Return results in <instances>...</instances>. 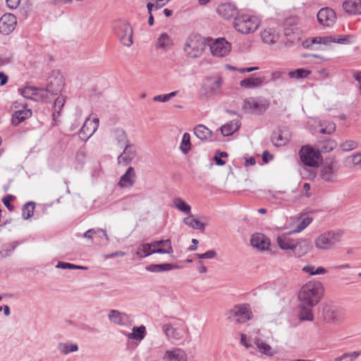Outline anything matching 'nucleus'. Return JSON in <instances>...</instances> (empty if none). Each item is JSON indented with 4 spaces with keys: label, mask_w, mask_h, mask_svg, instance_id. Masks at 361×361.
Wrapping results in <instances>:
<instances>
[{
    "label": "nucleus",
    "mask_w": 361,
    "mask_h": 361,
    "mask_svg": "<svg viewBox=\"0 0 361 361\" xmlns=\"http://www.w3.org/2000/svg\"><path fill=\"white\" fill-rule=\"evenodd\" d=\"M240 343L243 345H244L247 348H248L251 346L250 343L247 341V336L245 334L241 335Z\"/></svg>",
    "instance_id": "61"
},
{
    "label": "nucleus",
    "mask_w": 361,
    "mask_h": 361,
    "mask_svg": "<svg viewBox=\"0 0 361 361\" xmlns=\"http://www.w3.org/2000/svg\"><path fill=\"white\" fill-rule=\"evenodd\" d=\"M163 356L165 361H188L185 350L180 348L175 347L167 350Z\"/></svg>",
    "instance_id": "20"
},
{
    "label": "nucleus",
    "mask_w": 361,
    "mask_h": 361,
    "mask_svg": "<svg viewBox=\"0 0 361 361\" xmlns=\"http://www.w3.org/2000/svg\"><path fill=\"white\" fill-rule=\"evenodd\" d=\"M35 206V204L32 202H30L24 204L22 213L23 217L25 219H28L33 215Z\"/></svg>",
    "instance_id": "50"
},
{
    "label": "nucleus",
    "mask_w": 361,
    "mask_h": 361,
    "mask_svg": "<svg viewBox=\"0 0 361 361\" xmlns=\"http://www.w3.org/2000/svg\"><path fill=\"white\" fill-rule=\"evenodd\" d=\"M156 252H164V251L152 249L150 243H142L138 247L135 254L138 257L144 258Z\"/></svg>",
    "instance_id": "32"
},
{
    "label": "nucleus",
    "mask_w": 361,
    "mask_h": 361,
    "mask_svg": "<svg viewBox=\"0 0 361 361\" xmlns=\"http://www.w3.org/2000/svg\"><path fill=\"white\" fill-rule=\"evenodd\" d=\"M216 12L226 20L235 18L238 16V10L235 5L231 3H224L216 7Z\"/></svg>",
    "instance_id": "18"
},
{
    "label": "nucleus",
    "mask_w": 361,
    "mask_h": 361,
    "mask_svg": "<svg viewBox=\"0 0 361 361\" xmlns=\"http://www.w3.org/2000/svg\"><path fill=\"white\" fill-rule=\"evenodd\" d=\"M271 139L274 145L277 147L283 146L289 141V138L288 137L283 136L280 133H274L272 135Z\"/></svg>",
    "instance_id": "51"
},
{
    "label": "nucleus",
    "mask_w": 361,
    "mask_h": 361,
    "mask_svg": "<svg viewBox=\"0 0 361 361\" xmlns=\"http://www.w3.org/2000/svg\"><path fill=\"white\" fill-rule=\"evenodd\" d=\"M353 38V35H344L339 37H335L334 43H338L342 44H349L350 43V39Z\"/></svg>",
    "instance_id": "56"
},
{
    "label": "nucleus",
    "mask_w": 361,
    "mask_h": 361,
    "mask_svg": "<svg viewBox=\"0 0 361 361\" xmlns=\"http://www.w3.org/2000/svg\"><path fill=\"white\" fill-rule=\"evenodd\" d=\"M178 94V91H174V92H171L169 94L157 95V96L154 97L153 100L154 102H166L169 99L177 96Z\"/></svg>",
    "instance_id": "52"
},
{
    "label": "nucleus",
    "mask_w": 361,
    "mask_h": 361,
    "mask_svg": "<svg viewBox=\"0 0 361 361\" xmlns=\"http://www.w3.org/2000/svg\"><path fill=\"white\" fill-rule=\"evenodd\" d=\"M324 293V287L321 282L311 281L306 283L300 288L298 298L300 303L309 307L317 305Z\"/></svg>",
    "instance_id": "1"
},
{
    "label": "nucleus",
    "mask_w": 361,
    "mask_h": 361,
    "mask_svg": "<svg viewBox=\"0 0 361 361\" xmlns=\"http://www.w3.org/2000/svg\"><path fill=\"white\" fill-rule=\"evenodd\" d=\"M195 136L202 141L211 140L212 132L205 126L200 124L194 128Z\"/></svg>",
    "instance_id": "31"
},
{
    "label": "nucleus",
    "mask_w": 361,
    "mask_h": 361,
    "mask_svg": "<svg viewBox=\"0 0 361 361\" xmlns=\"http://www.w3.org/2000/svg\"><path fill=\"white\" fill-rule=\"evenodd\" d=\"M339 147L343 152H350L357 149L358 147V143L355 140H347L342 142Z\"/></svg>",
    "instance_id": "49"
},
{
    "label": "nucleus",
    "mask_w": 361,
    "mask_h": 361,
    "mask_svg": "<svg viewBox=\"0 0 361 361\" xmlns=\"http://www.w3.org/2000/svg\"><path fill=\"white\" fill-rule=\"evenodd\" d=\"M302 271L305 273H309L310 275H315L314 267L312 265L305 266L302 268Z\"/></svg>",
    "instance_id": "62"
},
{
    "label": "nucleus",
    "mask_w": 361,
    "mask_h": 361,
    "mask_svg": "<svg viewBox=\"0 0 361 361\" xmlns=\"http://www.w3.org/2000/svg\"><path fill=\"white\" fill-rule=\"evenodd\" d=\"M56 268L59 269H79L78 265H75L73 264L68 263V262H59L56 266Z\"/></svg>",
    "instance_id": "55"
},
{
    "label": "nucleus",
    "mask_w": 361,
    "mask_h": 361,
    "mask_svg": "<svg viewBox=\"0 0 361 361\" xmlns=\"http://www.w3.org/2000/svg\"><path fill=\"white\" fill-rule=\"evenodd\" d=\"M311 71L305 68H298L294 71H289L288 75L295 80L303 79L307 78Z\"/></svg>",
    "instance_id": "45"
},
{
    "label": "nucleus",
    "mask_w": 361,
    "mask_h": 361,
    "mask_svg": "<svg viewBox=\"0 0 361 361\" xmlns=\"http://www.w3.org/2000/svg\"><path fill=\"white\" fill-rule=\"evenodd\" d=\"M181 152L186 154L191 149L190 135L188 133H185L183 135L181 143L180 145Z\"/></svg>",
    "instance_id": "48"
},
{
    "label": "nucleus",
    "mask_w": 361,
    "mask_h": 361,
    "mask_svg": "<svg viewBox=\"0 0 361 361\" xmlns=\"http://www.w3.org/2000/svg\"><path fill=\"white\" fill-rule=\"evenodd\" d=\"M312 221V218L310 216L304 217L296 227L289 232V234L298 233L306 228Z\"/></svg>",
    "instance_id": "47"
},
{
    "label": "nucleus",
    "mask_w": 361,
    "mask_h": 361,
    "mask_svg": "<svg viewBox=\"0 0 361 361\" xmlns=\"http://www.w3.org/2000/svg\"><path fill=\"white\" fill-rule=\"evenodd\" d=\"M14 197L11 195H8L3 199V202L5 207L9 210L12 211L13 209V207L11 204V201L13 200Z\"/></svg>",
    "instance_id": "57"
},
{
    "label": "nucleus",
    "mask_w": 361,
    "mask_h": 361,
    "mask_svg": "<svg viewBox=\"0 0 361 361\" xmlns=\"http://www.w3.org/2000/svg\"><path fill=\"white\" fill-rule=\"evenodd\" d=\"M325 128L328 130V135H331L336 130V124L334 123H329Z\"/></svg>",
    "instance_id": "63"
},
{
    "label": "nucleus",
    "mask_w": 361,
    "mask_h": 361,
    "mask_svg": "<svg viewBox=\"0 0 361 361\" xmlns=\"http://www.w3.org/2000/svg\"><path fill=\"white\" fill-rule=\"evenodd\" d=\"M240 126V124L238 121L233 120L222 126L220 128V130L224 136H229L238 130Z\"/></svg>",
    "instance_id": "34"
},
{
    "label": "nucleus",
    "mask_w": 361,
    "mask_h": 361,
    "mask_svg": "<svg viewBox=\"0 0 361 361\" xmlns=\"http://www.w3.org/2000/svg\"><path fill=\"white\" fill-rule=\"evenodd\" d=\"M23 97L36 102H47L50 98V93L47 89H39L34 87H25L21 90Z\"/></svg>",
    "instance_id": "9"
},
{
    "label": "nucleus",
    "mask_w": 361,
    "mask_h": 361,
    "mask_svg": "<svg viewBox=\"0 0 361 361\" xmlns=\"http://www.w3.org/2000/svg\"><path fill=\"white\" fill-rule=\"evenodd\" d=\"M150 245L152 249L164 251V252H158L159 254H172L173 252L171 242L169 239L156 240L150 243Z\"/></svg>",
    "instance_id": "26"
},
{
    "label": "nucleus",
    "mask_w": 361,
    "mask_h": 361,
    "mask_svg": "<svg viewBox=\"0 0 361 361\" xmlns=\"http://www.w3.org/2000/svg\"><path fill=\"white\" fill-rule=\"evenodd\" d=\"M269 102L261 97H249L243 101V109L250 114H262L269 107Z\"/></svg>",
    "instance_id": "7"
},
{
    "label": "nucleus",
    "mask_w": 361,
    "mask_h": 361,
    "mask_svg": "<svg viewBox=\"0 0 361 361\" xmlns=\"http://www.w3.org/2000/svg\"><path fill=\"white\" fill-rule=\"evenodd\" d=\"M135 172L133 167L130 166L126 172L121 177L118 185L121 187L132 186L135 183Z\"/></svg>",
    "instance_id": "28"
},
{
    "label": "nucleus",
    "mask_w": 361,
    "mask_h": 361,
    "mask_svg": "<svg viewBox=\"0 0 361 361\" xmlns=\"http://www.w3.org/2000/svg\"><path fill=\"white\" fill-rule=\"evenodd\" d=\"M343 9L350 14L361 13V4L360 0H347L343 4Z\"/></svg>",
    "instance_id": "35"
},
{
    "label": "nucleus",
    "mask_w": 361,
    "mask_h": 361,
    "mask_svg": "<svg viewBox=\"0 0 361 361\" xmlns=\"http://www.w3.org/2000/svg\"><path fill=\"white\" fill-rule=\"evenodd\" d=\"M162 330L167 339L173 341L182 340L189 333L187 325L180 319L163 324Z\"/></svg>",
    "instance_id": "3"
},
{
    "label": "nucleus",
    "mask_w": 361,
    "mask_h": 361,
    "mask_svg": "<svg viewBox=\"0 0 361 361\" xmlns=\"http://www.w3.org/2000/svg\"><path fill=\"white\" fill-rule=\"evenodd\" d=\"M111 137L118 145L123 146L130 143L126 131L121 128L113 130Z\"/></svg>",
    "instance_id": "37"
},
{
    "label": "nucleus",
    "mask_w": 361,
    "mask_h": 361,
    "mask_svg": "<svg viewBox=\"0 0 361 361\" xmlns=\"http://www.w3.org/2000/svg\"><path fill=\"white\" fill-rule=\"evenodd\" d=\"M336 171L334 169L333 162L324 165L321 168L320 177L326 182H334L336 178Z\"/></svg>",
    "instance_id": "24"
},
{
    "label": "nucleus",
    "mask_w": 361,
    "mask_h": 361,
    "mask_svg": "<svg viewBox=\"0 0 361 361\" xmlns=\"http://www.w3.org/2000/svg\"><path fill=\"white\" fill-rule=\"evenodd\" d=\"M337 143L334 140H319L317 145V151L322 153H327L336 148Z\"/></svg>",
    "instance_id": "33"
},
{
    "label": "nucleus",
    "mask_w": 361,
    "mask_h": 361,
    "mask_svg": "<svg viewBox=\"0 0 361 361\" xmlns=\"http://www.w3.org/2000/svg\"><path fill=\"white\" fill-rule=\"evenodd\" d=\"M99 233H102L104 238H105L106 243L109 242V238L106 233V231L103 230L102 228H91L87 230L86 232L84 233L83 237L90 240H92L94 235H97Z\"/></svg>",
    "instance_id": "46"
},
{
    "label": "nucleus",
    "mask_w": 361,
    "mask_h": 361,
    "mask_svg": "<svg viewBox=\"0 0 361 361\" xmlns=\"http://www.w3.org/2000/svg\"><path fill=\"white\" fill-rule=\"evenodd\" d=\"M261 37L264 43L271 44L278 39V35L271 29H266L261 32Z\"/></svg>",
    "instance_id": "42"
},
{
    "label": "nucleus",
    "mask_w": 361,
    "mask_h": 361,
    "mask_svg": "<svg viewBox=\"0 0 361 361\" xmlns=\"http://www.w3.org/2000/svg\"><path fill=\"white\" fill-rule=\"evenodd\" d=\"M342 231H329L319 235L314 241L315 247L320 250H331L341 242Z\"/></svg>",
    "instance_id": "2"
},
{
    "label": "nucleus",
    "mask_w": 361,
    "mask_h": 361,
    "mask_svg": "<svg viewBox=\"0 0 361 361\" xmlns=\"http://www.w3.org/2000/svg\"><path fill=\"white\" fill-rule=\"evenodd\" d=\"M108 318L111 322L119 325L126 326L129 322V316L125 313L119 312L116 310H111L109 311Z\"/></svg>",
    "instance_id": "23"
},
{
    "label": "nucleus",
    "mask_w": 361,
    "mask_h": 361,
    "mask_svg": "<svg viewBox=\"0 0 361 361\" xmlns=\"http://www.w3.org/2000/svg\"><path fill=\"white\" fill-rule=\"evenodd\" d=\"M66 102V97L63 95L59 96L54 101V111H53V119L56 121L59 117L61 111L64 106Z\"/></svg>",
    "instance_id": "41"
},
{
    "label": "nucleus",
    "mask_w": 361,
    "mask_h": 361,
    "mask_svg": "<svg viewBox=\"0 0 361 361\" xmlns=\"http://www.w3.org/2000/svg\"><path fill=\"white\" fill-rule=\"evenodd\" d=\"M255 343L261 353L269 357H272L277 353V350L272 348L270 345L259 338H255Z\"/></svg>",
    "instance_id": "29"
},
{
    "label": "nucleus",
    "mask_w": 361,
    "mask_h": 361,
    "mask_svg": "<svg viewBox=\"0 0 361 361\" xmlns=\"http://www.w3.org/2000/svg\"><path fill=\"white\" fill-rule=\"evenodd\" d=\"M273 156L269 153L268 151H264L262 154L263 161L267 163L269 160L272 159Z\"/></svg>",
    "instance_id": "64"
},
{
    "label": "nucleus",
    "mask_w": 361,
    "mask_h": 361,
    "mask_svg": "<svg viewBox=\"0 0 361 361\" xmlns=\"http://www.w3.org/2000/svg\"><path fill=\"white\" fill-rule=\"evenodd\" d=\"M16 25V17L12 13H6L0 18V32L8 35L15 30Z\"/></svg>",
    "instance_id": "16"
},
{
    "label": "nucleus",
    "mask_w": 361,
    "mask_h": 361,
    "mask_svg": "<svg viewBox=\"0 0 361 361\" xmlns=\"http://www.w3.org/2000/svg\"><path fill=\"white\" fill-rule=\"evenodd\" d=\"M360 354L361 353L360 351H354L352 353H345V355H348L347 356V358H349L350 361H354L360 355Z\"/></svg>",
    "instance_id": "59"
},
{
    "label": "nucleus",
    "mask_w": 361,
    "mask_h": 361,
    "mask_svg": "<svg viewBox=\"0 0 361 361\" xmlns=\"http://www.w3.org/2000/svg\"><path fill=\"white\" fill-rule=\"evenodd\" d=\"M322 317L326 323L341 324L344 321L345 315L341 310L326 307L323 310Z\"/></svg>",
    "instance_id": "14"
},
{
    "label": "nucleus",
    "mask_w": 361,
    "mask_h": 361,
    "mask_svg": "<svg viewBox=\"0 0 361 361\" xmlns=\"http://www.w3.org/2000/svg\"><path fill=\"white\" fill-rule=\"evenodd\" d=\"M260 25V20L256 17L247 14L238 16L234 20L233 27L239 32L248 34L254 32Z\"/></svg>",
    "instance_id": "4"
},
{
    "label": "nucleus",
    "mask_w": 361,
    "mask_h": 361,
    "mask_svg": "<svg viewBox=\"0 0 361 361\" xmlns=\"http://www.w3.org/2000/svg\"><path fill=\"white\" fill-rule=\"evenodd\" d=\"M264 83V76L256 77L255 75H252L250 77L242 80L240 82V86L245 89H255L262 86Z\"/></svg>",
    "instance_id": "22"
},
{
    "label": "nucleus",
    "mask_w": 361,
    "mask_h": 361,
    "mask_svg": "<svg viewBox=\"0 0 361 361\" xmlns=\"http://www.w3.org/2000/svg\"><path fill=\"white\" fill-rule=\"evenodd\" d=\"M192 216L189 215L188 217H185L183 219V223L192 228L193 229H197L201 231H204L205 229V224L196 219H191Z\"/></svg>",
    "instance_id": "43"
},
{
    "label": "nucleus",
    "mask_w": 361,
    "mask_h": 361,
    "mask_svg": "<svg viewBox=\"0 0 361 361\" xmlns=\"http://www.w3.org/2000/svg\"><path fill=\"white\" fill-rule=\"evenodd\" d=\"M135 155V146L130 143L126 144L123 152L118 157V163L121 165L127 166L133 161Z\"/></svg>",
    "instance_id": "21"
},
{
    "label": "nucleus",
    "mask_w": 361,
    "mask_h": 361,
    "mask_svg": "<svg viewBox=\"0 0 361 361\" xmlns=\"http://www.w3.org/2000/svg\"><path fill=\"white\" fill-rule=\"evenodd\" d=\"M312 307L307 306L300 303L299 306V319L301 321H312L314 319V314L312 310Z\"/></svg>",
    "instance_id": "38"
},
{
    "label": "nucleus",
    "mask_w": 361,
    "mask_h": 361,
    "mask_svg": "<svg viewBox=\"0 0 361 361\" xmlns=\"http://www.w3.org/2000/svg\"><path fill=\"white\" fill-rule=\"evenodd\" d=\"M335 41V37L332 35L322 37V44H328Z\"/></svg>",
    "instance_id": "60"
},
{
    "label": "nucleus",
    "mask_w": 361,
    "mask_h": 361,
    "mask_svg": "<svg viewBox=\"0 0 361 361\" xmlns=\"http://www.w3.org/2000/svg\"><path fill=\"white\" fill-rule=\"evenodd\" d=\"M98 126L99 118H87L78 133L80 140L87 141L96 132Z\"/></svg>",
    "instance_id": "15"
},
{
    "label": "nucleus",
    "mask_w": 361,
    "mask_h": 361,
    "mask_svg": "<svg viewBox=\"0 0 361 361\" xmlns=\"http://www.w3.org/2000/svg\"><path fill=\"white\" fill-rule=\"evenodd\" d=\"M21 0H6L7 6L11 9H16L18 7Z\"/></svg>",
    "instance_id": "58"
},
{
    "label": "nucleus",
    "mask_w": 361,
    "mask_h": 361,
    "mask_svg": "<svg viewBox=\"0 0 361 361\" xmlns=\"http://www.w3.org/2000/svg\"><path fill=\"white\" fill-rule=\"evenodd\" d=\"M300 157L302 162L308 166H317L322 159L318 151L310 146H304L300 150Z\"/></svg>",
    "instance_id": "10"
},
{
    "label": "nucleus",
    "mask_w": 361,
    "mask_h": 361,
    "mask_svg": "<svg viewBox=\"0 0 361 361\" xmlns=\"http://www.w3.org/2000/svg\"><path fill=\"white\" fill-rule=\"evenodd\" d=\"M336 16L334 10L329 8H323L317 13V20L324 27H331L336 22Z\"/></svg>",
    "instance_id": "17"
},
{
    "label": "nucleus",
    "mask_w": 361,
    "mask_h": 361,
    "mask_svg": "<svg viewBox=\"0 0 361 361\" xmlns=\"http://www.w3.org/2000/svg\"><path fill=\"white\" fill-rule=\"evenodd\" d=\"M11 108L14 111L11 118V123L15 126L31 117L32 114L31 109L26 108L24 104L20 105L18 102H13Z\"/></svg>",
    "instance_id": "11"
},
{
    "label": "nucleus",
    "mask_w": 361,
    "mask_h": 361,
    "mask_svg": "<svg viewBox=\"0 0 361 361\" xmlns=\"http://www.w3.org/2000/svg\"><path fill=\"white\" fill-rule=\"evenodd\" d=\"M146 334V328L144 325H141L140 326H134L132 329V332L130 333H127L126 331L123 332V334L125 335L128 339L139 341L144 339Z\"/></svg>",
    "instance_id": "27"
},
{
    "label": "nucleus",
    "mask_w": 361,
    "mask_h": 361,
    "mask_svg": "<svg viewBox=\"0 0 361 361\" xmlns=\"http://www.w3.org/2000/svg\"><path fill=\"white\" fill-rule=\"evenodd\" d=\"M252 312L247 305H236L229 312V318L237 323H244L250 319Z\"/></svg>",
    "instance_id": "12"
},
{
    "label": "nucleus",
    "mask_w": 361,
    "mask_h": 361,
    "mask_svg": "<svg viewBox=\"0 0 361 361\" xmlns=\"http://www.w3.org/2000/svg\"><path fill=\"white\" fill-rule=\"evenodd\" d=\"M195 256L198 259H212L216 256V252L211 250L203 254H196Z\"/></svg>",
    "instance_id": "54"
},
{
    "label": "nucleus",
    "mask_w": 361,
    "mask_h": 361,
    "mask_svg": "<svg viewBox=\"0 0 361 361\" xmlns=\"http://www.w3.org/2000/svg\"><path fill=\"white\" fill-rule=\"evenodd\" d=\"M223 82V78L219 75L206 78L202 84L204 94L208 97L219 94Z\"/></svg>",
    "instance_id": "8"
},
{
    "label": "nucleus",
    "mask_w": 361,
    "mask_h": 361,
    "mask_svg": "<svg viewBox=\"0 0 361 361\" xmlns=\"http://www.w3.org/2000/svg\"><path fill=\"white\" fill-rule=\"evenodd\" d=\"M276 243L279 247L285 251L294 250L296 246V239L287 237L285 235H279L276 238Z\"/></svg>",
    "instance_id": "25"
},
{
    "label": "nucleus",
    "mask_w": 361,
    "mask_h": 361,
    "mask_svg": "<svg viewBox=\"0 0 361 361\" xmlns=\"http://www.w3.org/2000/svg\"><path fill=\"white\" fill-rule=\"evenodd\" d=\"M250 244L252 247L261 251H265L269 249L271 242L269 238L265 235L257 233L252 235Z\"/></svg>",
    "instance_id": "19"
},
{
    "label": "nucleus",
    "mask_w": 361,
    "mask_h": 361,
    "mask_svg": "<svg viewBox=\"0 0 361 361\" xmlns=\"http://www.w3.org/2000/svg\"><path fill=\"white\" fill-rule=\"evenodd\" d=\"M57 349L60 353L63 355H67L70 353L76 352L78 350V346L76 343H59L57 345Z\"/></svg>",
    "instance_id": "44"
},
{
    "label": "nucleus",
    "mask_w": 361,
    "mask_h": 361,
    "mask_svg": "<svg viewBox=\"0 0 361 361\" xmlns=\"http://www.w3.org/2000/svg\"><path fill=\"white\" fill-rule=\"evenodd\" d=\"M205 43L200 36H190L184 44V51L188 57L195 59L200 57L204 49Z\"/></svg>",
    "instance_id": "6"
},
{
    "label": "nucleus",
    "mask_w": 361,
    "mask_h": 361,
    "mask_svg": "<svg viewBox=\"0 0 361 361\" xmlns=\"http://www.w3.org/2000/svg\"><path fill=\"white\" fill-rule=\"evenodd\" d=\"M173 44V40L170 36L168 34L164 32L160 35L157 39V48L161 49L166 51L170 49Z\"/></svg>",
    "instance_id": "36"
},
{
    "label": "nucleus",
    "mask_w": 361,
    "mask_h": 361,
    "mask_svg": "<svg viewBox=\"0 0 361 361\" xmlns=\"http://www.w3.org/2000/svg\"><path fill=\"white\" fill-rule=\"evenodd\" d=\"M172 207L185 214L191 216V207L180 197H176L173 200Z\"/></svg>",
    "instance_id": "40"
},
{
    "label": "nucleus",
    "mask_w": 361,
    "mask_h": 361,
    "mask_svg": "<svg viewBox=\"0 0 361 361\" xmlns=\"http://www.w3.org/2000/svg\"><path fill=\"white\" fill-rule=\"evenodd\" d=\"M87 159V154L82 149H80L75 154V161L80 165H83Z\"/></svg>",
    "instance_id": "53"
},
{
    "label": "nucleus",
    "mask_w": 361,
    "mask_h": 361,
    "mask_svg": "<svg viewBox=\"0 0 361 361\" xmlns=\"http://www.w3.org/2000/svg\"><path fill=\"white\" fill-rule=\"evenodd\" d=\"M180 268V267L176 264L164 263L158 264H150L146 267V269L151 272L159 273L169 271L173 269H178Z\"/></svg>",
    "instance_id": "30"
},
{
    "label": "nucleus",
    "mask_w": 361,
    "mask_h": 361,
    "mask_svg": "<svg viewBox=\"0 0 361 361\" xmlns=\"http://www.w3.org/2000/svg\"><path fill=\"white\" fill-rule=\"evenodd\" d=\"M114 30L115 35L123 46L130 47L133 44V30L129 23L118 20L114 22Z\"/></svg>",
    "instance_id": "5"
},
{
    "label": "nucleus",
    "mask_w": 361,
    "mask_h": 361,
    "mask_svg": "<svg viewBox=\"0 0 361 361\" xmlns=\"http://www.w3.org/2000/svg\"><path fill=\"white\" fill-rule=\"evenodd\" d=\"M231 50V44L224 38H218L210 44V51L213 56L223 57Z\"/></svg>",
    "instance_id": "13"
},
{
    "label": "nucleus",
    "mask_w": 361,
    "mask_h": 361,
    "mask_svg": "<svg viewBox=\"0 0 361 361\" xmlns=\"http://www.w3.org/2000/svg\"><path fill=\"white\" fill-rule=\"evenodd\" d=\"M295 249L293 250L295 257H302L309 251V245L303 239H296Z\"/></svg>",
    "instance_id": "39"
}]
</instances>
